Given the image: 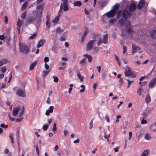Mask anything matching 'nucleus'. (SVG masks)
Wrapping results in <instances>:
<instances>
[{
	"mask_svg": "<svg viewBox=\"0 0 156 156\" xmlns=\"http://www.w3.org/2000/svg\"><path fill=\"white\" fill-rule=\"evenodd\" d=\"M118 24L120 26H122L125 24L126 30L128 34H131L133 33V27L130 21L121 18L119 20Z\"/></svg>",
	"mask_w": 156,
	"mask_h": 156,
	"instance_id": "f257e3e1",
	"label": "nucleus"
},
{
	"mask_svg": "<svg viewBox=\"0 0 156 156\" xmlns=\"http://www.w3.org/2000/svg\"><path fill=\"white\" fill-rule=\"evenodd\" d=\"M44 8V7L42 4L39 5L37 7V21L38 22H41V18L42 14V11Z\"/></svg>",
	"mask_w": 156,
	"mask_h": 156,
	"instance_id": "f03ea898",
	"label": "nucleus"
},
{
	"mask_svg": "<svg viewBox=\"0 0 156 156\" xmlns=\"http://www.w3.org/2000/svg\"><path fill=\"white\" fill-rule=\"evenodd\" d=\"M36 21V22L38 25L41 22H38L37 21V15L34 16H30L27 18V21L25 22V25L27 26L30 24H31Z\"/></svg>",
	"mask_w": 156,
	"mask_h": 156,
	"instance_id": "7ed1b4c3",
	"label": "nucleus"
},
{
	"mask_svg": "<svg viewBox=\"0 0 156 156\" xmlns=\"http://www.w3.org/2000/svg\"><path fill=\"white\" fill-rule=\"evenodd\" d=\"M20 50L23 53L27 54L29 51L28 47L24 44L19 43Z\"/></svg>",
	"mask_w": 156,
	"mask_h": 156,
	"instance_id": "20e7f679",
	"label": "nucleus"
},
{
	"mask_svg": "<svg viewBox=\"0 0 156 156\" xmlns=\"http://www.w3.org/2000/svg\"><path fill=\"white\" fill-rule=\"evenodd\" d=\"M132 14L126 9H124L122 12V16L125 20L130 18Z\"/></svg>",
	"mask_w": 156,
	"mask_h": 156,
	"instance_id": "39448f33",
	"label": "nucleus"
},
{
	"mask_svg": "<svg viewBox=\"0 0 156 156\" xmlns=\"http://www.w3.org/2000/svg\"><path fill=\"white\" fill-rule=\"evenodd\" d=\"M125 76H129L131 77H135V75L131 71L129 67H127L125 70Z\"/></svg>",
	"mask_w": 156,
	"mask_h": 156,
	"instance_id": "423d86ee",
	"label": "nucleus"
},
{
	"mask_svg": "<svg viewBox=\"0 0 156 156\" xmlns=\"http://www.w3.org/2000/svg\"><path fill=\"white\" fill-rule=\"evenodd\" d=\"M96 41V40L95 39L90 41L87 44L86 50L87 51L90 50L93 47V44Z\"/></svg>",
	"mask_w": 156,
	"mask_h": 156,
	"instance_id": "0eeeda50",
	"label": "nucleus"
},
{
	"mask_svg": "<svg viewBox=\"0 0 156 156\" xmlns=\"http://www.w3.org/2000/svg\"><path fill=\"white\" fill-rule=\"evenodd\" d=\"M16 94L19 96L25 97H26V93L25 91L21 89H18L16 91Z\"/></svg>",
	"mask_w": 156,
	"mask_h": 156,
	"instance_id": "6e6552de",
	"label": "nucleus"
},
{
	"mask_svg": "<svg viewBox=\"0 0 156 156\" xmlns=\"http://www.w3.org/2000/svg\"><path fill=\"white\" fill-rule=\"evenodd\" d=\"M129 5L130 6L129 9V11L131 12L135 11L136 8V5L133 3H130Z\"/></svg>",
	"mask_w": 156,
	"mask_h": 156,
	"instance_id": "1a4fd4ad",
	"label": "nucleus"
},
{
	"mask_svg": "<svg viewBox=\"0 0 156 156\" xmlns=\"http://www.w3.org/2000/svg\"><path fill=\"white\" fill-rule=\"evenodd\" d=\"M130 3V2L127 0H123L122 2L121 3V5L122 7L127 8L128 7Z\"/></svg>",
	"mask_w": 156,
	"mask_h": 156,
	"instance_id": "9d476101",
	"label": "nucleus"
},
{
	"mask_svg": "<svg viewBox=\"0 0 156 156\" xmlns=\"http://www.w3.org/2000/svg\"><path fill=\"white\" fill-rule=\"evenodd\" d=\"M20 109V107L19 106L14 108L12 110L13 115L14 116H16L18 114V112Z\"/></svg>",
	"mask_w": 156,
	"mask_h": 156,
	"instance_id": "9b49d317",
	"label": "nucleus"
},
{
	"mask_svg": "<svg viewBox=\"0 0 156 156\" xmlns=\"http://www.w3.org/2000/svg\"><path fill=\"white\" fill-rule=\"evenodd\" d=\"M115 13L116 12L115 11L111 10L107 13L106 15L108 18L113 17Z\"/></svg>",
	"mask_w": 156,
	"mask_h": 156,
	"instance_id": "f8f14e48",
	"label": "nucleus"
},
{
	"mask_svg": "<svg viewBox=\"0 0 156 156\" xmlns=\"http://www.w3.org/2000/svg\"><path fill=\"white\" fill-rule=\"evenodd\" d=\"M54 107L52 106H50L48 109H47L45 112V115L47 116L49 115L50 113H52L53 112V109Z\"/></svg>",
	"mask_w": 156,
	"mask_h": 156,
	"instance_id": "ddd939ff",
	"label": "nucleus"
},
{
	"mask_svg": "<svg viewBox=\"0 0 156 156\" xmlns=\"http://www.w3.org/2000/svg\"><path fill=\"white\" fill-rule=\"evenodd\" d=\"M156 84V78H154L152 79L149 84L148 86L150 88L154 87Z\"/></svg>",
	"mask_w": 156,
	"mask_h": 156,
	"instance_id": "4468645a",
	"label": "nucleus"
},
{
	"mask_svg": "<svg viewBox=\"0 0 156 156\" xmlns=\"http://www.w3.org/2000/svg\"><path fill=\"white\" fill-rule=\"evenodd\" d=\"M137 92L139 96H141V95L144 96V88H139Z\"/></svg>",
	"mask_w": 156,
	"mask_h": 156,
	"instance_id": "2eb2a0df",
	"label": "nucleus"
},
{
	"mask_svg": "<svg viewBox=\"0 0 156 156\" xmlns=\"http://www.w3.org/2000/svg\"><path fill=\"white\" fill-rule=\"evenodd\" d=\"M145 4L144 0H140L138 5V8L139 9H140Z\"/></svg>",
	"mask_w": 156,
	"mask_h": 156,
	"instance_id": "dca6fc26",
	"label": "nucleus"
},
{
	"mask_svg": "<svg viewBox=\"0 0 156 156\" xmlns=\"http://www.w3.org/2000/svg\"><path fill=\"white\" fill-rule=\"evenodd\" d=\"M151 36L152 38L154 39L156 38V30H153L150 32Z\"/></svg>",
	"mask_w": 156,
	"mask_h": 156,
	"instance_id": "f3484780",
	"label": "nucleus"
},
{
	"mask_svg": "<svg viewBox=\"0 0 156 156\" xmlns=\"http://www.w3.org/2000/svg\"><path fill=\"white\" fill-rule=\"evenodd\" d=\"M45 41H46L44 39H42L40 40L38 42V44L37 45V48H39L43 46Z\"/></svg>",
	"mask_w": 156,
	"mask_h": 156,
	"instance_id": "a211bd4d",
	"label": "nucleus"
},
{
	"mask_svg": "<svg viewBox=\"0 0 156 156\" xmlns=\"http://www.w3.org/2000/svg\"><path fill=\"white\" fill-rule=\"evenodd\" d=\"M8 62V60L5 58H2L0 59V66L5 64H7Z\"/></svg>",
	"mask_w": 156,
	"mask_h": 156,
	"instance_id": "6ab92c4d",
	"label": "nucleus"
},
{
	"mask_svg": "<svg viewBox=\"0 0 156 156\" xmlns=\"http://www.w3.org/2000/svg\"><path fill=\"white\" fill-rule=\"evenodd\" d=\"M139 82V83L140 84V88H144V87H145V85H146V81L144 82H142L141 81V79H140Z\"/></svg>",
	"mask_w": 156,
	"mask_h": 156,
	"instance_id": "aec40b11",
	"label": "nucleus"
},
{
	"mask_svg": "<svg viewBox=\"0 0 156 156\" xmlns=\"http://www.w3.org/2000/svg\"><path fill=\"white\" fill-rule=\"evenodd\" d=\"M108 35L107 34H106L103 37V39L101 41L102 42L105 44H106L107 43L108 41Z\"/></svg>",
	"mask_w": 156,
	"mask_h": 156,
	"instance_id": "412c9836",
	"label": "nucleus"
},
{
	"mask_svg": "<svg viewBox=\"0 0 156 156\" xmlns=\"http://www.w3.org/2000/svg\"><path fill=\"white\" fill-rule=\"evenodd\" d=\"M132 53H134L137 51V49H140L139 48V47L135 45H132Z\"/></svg>",
	"mask_w": 156,
	"mask_h": 156,
	"instance_id": "4be33fe9",
	"label": "nucleus"
},
{
	"mask_svg": "<svg viewBox=\"0 0 156 156\" xmlns=\"http://www.w3.org/2000/svg\"><path fill=\"white\" fill-rule=\"evenodd\" d=\"M84 57H86L88 59V61L89 62H91L92 61V58L90 55L87 54H84L83 55Z\"/></svg>",
	"mask_w": 156,
	"mask_h": 156,
	"instance_id": "5701e85b",
	"label": "nucleus"
},
{
	"mask_svg": "<svg viewBox=\"0 0 156 156\" xmlns=\"http://www.w3.org/2000/svg\"><path fill=\"white\" fill-rule=\"evenodd\" d=\"M116 13L117 14L116 18L117 19H119L122 16V12L120 10H119L116 12Z\"/></svg>",
	"mask_w": 156,
	"mask_h": 156,
	"instance_id": "b1692460",
	"label": "nucleus"
},
{
	"mask_svg": "<svg viewBox=\"0 0 156 156\" xmlns=\"http://www.w3.org/2000/svg\"><path fill=\"white\" fill-rule=\"evenodd\" d=\"M62 8H63V10L64 11H67L69 9L67 4L62 3Z\"/></svg>",
	"mask_w": 156,
	"mask_h": 156,
	"instance_id": "393cba45",
	"label": "nucleus"
},
{
	"mask_svg": "<svg viewBox=\"0 0 156 156\" xmlns=\"http://www.w3.org/2000/svg\"><path fill=\"white\" fill-rule=\"evenodd\" d=\"M143 118L142 119L141 121V124H144L146 123V121L144 120V119H145L146 117V113H143L142 114Z\"/></svg>",
	"mask_w": 156,
	"mask_h": 156,
	"instance_id": "a878e982",
	"label": "nucleus"
},
{
	"mask_svg": "<svg viewBox=\"0 0 156 156\" xmlns=\"http://www.w3.org/2000/svg\"><path fill=\"white\" fill-rule=\"evenodd\" d=\"M150 128L153 132H155L156 131V126L154 123L150 125Z\"/></svg>",
	"mask_w": 156,
	"mask_h": 156,
	"instance_id": "bb28decb",
	"label": "nucleus"
},
{
	"mask_svg": "<svg viewBox=\"0 0 156 156\" xmlns=\"http://www.w3.org/2000/svg\"><path fill=\"white\" fill-rule=\"evenodd\" d=\"M87 34V31H85L83 33V34L81 37V42H83H83L85 40Z\"/></svg>",
	"mask_w": 156,
	"mask_h": 156,
	"instance_id": "cd10ccee",
	"label": "nucleus"
},
{
	"mask_svg": "<svg viewBox=\"0 0 156 156\" xmlns=\"http://www.w3.org/2000/svg\"><path fill=\"white\" fill-rule=\"evenodd\" d=\"M60 17V15H58V16L55 17L54 19L53 20V22L55 23H57Z\"/></svg>",
	"mask_w": 156,
	"mask_h": 156,
	"instance_id": "c85d7f7f",
	"label": "nucleus"
},
{
	"mask_svg": "<svg viewBox=\"0 0 156 156\" xmlns=\"http://www.w3.org/2000/svg\"><path fill=\"white\" fill-rule=\"evenodd\" d=\"M37 63V62L36 61H35L34 62L32 63L30 65V70H32L34 68L35 66L36 65Z\"/></svg>",
	"mask_w": 156,
	"mask_h": 156,
	"instance_id": "c756f323",
	"label": "nucleus"
},
{
	"mask_svg": "<svg viewBox=\"0 0 156 156\" xmlns=\"http://www.w3.org/2000/svg\"><path fill=\"white\" fill-rule=\"evenodd\" d=\"M63 32V30H61L60 27H58L56 30V33L58 35L61 34Z\"/></svg>",
	"mask_w": 156,
	"mask_h": 156,
	"instance_id": "7c9ffc66",
	"label": "nucleus"
},
{
	"mask_svg": "<svg viewBox=\"0 0 156 156\" xmlns=\"http://www.w3.org/2000/svg\"><path fill=\"white\" fill-rule=\"evenodd\" d=\"M82 5L81 2L80 1H76L73 3V5L75 6H80Z\"/></svg>",
	"mask_w": 156,
	"mask_h": 156,
	"instance_id": "2f4dec72",
	"label": "nucleus"
},
{
	"mask_svg": "<svg viewBox=\"0 0 156 156\" xmlns=\"http://www.w3.org/2000/svg\"><path fill=\"white\" fill-rule=\"evenodd\" d=\"M27 2L26 1L22 5L21 7V10L22 11H23L26 9L27 5Z\"/></svg>",
	"mask_w": 156,
	"mask_h": 156,
	"instance_id": "473e14b6",
	"label": "nucleus"
},
{
	"mask_svg": "<svg viewBox=\"0 0 156 156\" xmlns=\"http://www.w3.org/2000/svg\"><path fill=\"white\" fill-rule=\"evenodd\" d=\"M9 137L11 141L12 144H13L14 143L13 136L12 133H10L9 134Z\"/></svg>",
	"mask_w": 156,
	"mask_h": 156,
	"instance_id": "72a5a7b5",
	"label": "nucleus"
},
{
	"mask_svg": "<svg viewBox=\"0 0 156 156\" xmlns=\"http://www.w3.org/2000/svg\"><path fill=\"white\" fill-rule=\"evenodd\" d=\"M119 5L118 4H115L112 7V11H115L116 10L119 8Z\"/></svg>",
	"mask_w": 156,
	"mask_h": 156,
	"instance_id": "f704fd0d",
	"label": "nucleus"
},
{
	"mask_svg": "<svg viewBox=\"0 0 156 156\" xmlns=\"http://www.w3.org/2000/svg\"><path fill=\"white\" fill-rule=\"evenodd\" d=\"M116 21V20L115 18H113L111 19L109 21V23L110 24L112 25L115 23Z\"/></svg>",
	"mask_w": 156,
	"mask_h": 156,
	"instance_id": "c9c22d12",
	"label": "nucleus"
},
{
	"mask_svg": "<svg viewBox=\"0 0 156 156\" xmlns=\"http://www.w3.org/2000/svg\"><path fill=\"white\" fill-rule=\"evenodd\" d=\"M22 22L19 19H18L17 20V25L18 27H20L21 26Z\"/></svg>",
	"mask_w": 156,
	"mask_h": 156,
	"instance_id": "e433bc0d",
	"label": "nucleus"
},
{
	"mask_svg": "<svg viewBox=\"0 0 156 156\" xmlns=\"http://www.w3.org/2000/svg\"><path fill=\"white\" fill-rule=\"evenodd\" d=\"M62 3L60 5V9L58 12V15H60V16H61V13L62 12Z\"/></svg>",
	"mask_w": 156,
	"mask_h": 156,
	"instance_id": "4c0bfd02",
	"label": "nucleus"
},
{
	"mask_svg": "<svg viewBox=\"0 0 156 156\" xmlns=\"http://www.w3.org/2000/svg\"><path fill=\"white\" fill-rule=\"evenodd\" d=\"M77 76L80 80V81L82 82L84 79L83 77L81 76V75L79 73H78L77 74Z\"/></svg>",
	"mask_w": 156,
	"mask_h": 156,
	"instance_id": "58836bf2",
	"label": "nucleus"
},
{
	"mask_svg": "<svg viewBox=\"0 0 156 156\" xmlns=\"http://www.w3.org/2000/svg\"><path fill=\"white\" fill-rule=\"evenodd\" d=\"M64 152H62L63 154H66L67 156H68L69 154V152L66 149H64Z\"/></svg>",
	"mask_w": 156,
	"mask_h": 156,
	"instance_id": "ea45409f",
	"label": "nucleus"
},
{
	"mask_svg": "<svg viewBox=\"0 0 156 156\" xmlns=\"http://www.w3.org/2000/svg\"><path fill=\"white\" fill-rule=\"evenodd\" d=\"M26 12H24L21 14V17L23 19H24L26 18Z\"/></svg>",
	"mask_w": 156,
	"mask_h": 156,
	"instance_id": "a19ab883",
	"label": "nucleus"
},
{
	"mask_svg": "<svg viewBox=\"0 0 156 156\" xmlns=\"http://www.w3.org/2000/svg\"><path fill=\"white\" fill-rule=\"evenodd\" d=\"M37 36V33H34L32 35L30 36L29 38L31 39H34Z\"/></svg>",
	"mask_w": 156,
	"mask_h": 156,
	"instance_id": "79ce46f5",
	"label": "nucleus"
},
{
	"mask_svg": "<svg viewBox=\"0 0 156 156\" xmlns=\"http://www.w3.org/2000/svg\"><path fill=\"white\" fill-rule=\"evenodd\" d=\"M93 119H92L91 121L89 123V128L90 129H92L93 127Z\"/></svg>",
	"mask_w": 156,
	"mask_h": 156,
	"instance_id": "37998d69",
	"label": "nucleus"
},
{
	"mask_svg": "<svg viewBox=\"0 0 156 156\" xmlns=\"http://www.w3.org/2000/svg\"><path fill=\"white\" fill-rule=\"evenodd\" d=\"M1 72L2 73H4L6 72V67H4L1 68L0 69Z\"/></svg>",
	"mask_w": 156,
	"mask_h": 156,
	"instance_id": "c03bdc74",
	"label": "nucleus"
},
{
	"mask_svg": "<svg viewBox=\"0 0 156 156\" xmlns=\"http://www.w3.org/2000/svg\"><path fill=\"white\" fill-rule=\"evenodd\" d=\"M49 126L48 125H45L43 126V129L44 130H46L48 128Z\"/></svg>",
	"mask_w": 156,
	"mask_h": 156,
	"instance_id": "a18cd8bd",
	"label": "nucleus"
},
{
	"mask_svg": "<svg viewBox=\"0 0 156 156\" xmlns=\"http://www.w3.org/2000/svg\"><path fill=\"white\" fill-rule=\"evenodd\" d=\"M24 112V108H23V109L20 112V113L19 114L18 117H21L22 115H23Z\"/></svg>",
	"mask_w": 156,
	"mask_h": 156,
	"instance_id": "49530a36",
	"label": "nucleus"
},
{
	"mask_svg": "<svg viewBox=\"0 0 156 156\" xmlns=\"http://www.w3.org/2000/svg\"><path fill=\"white\" fill-rule=\"evenodd\" d=\"M86 61V59L85 58H83L82 60L80 62V64H82L85 62Z\"/></svg>",
	"mask_w": 156,
	"mask_h": 156,
	"instance_id": "de8ad7c7",
	"label": "nucleus"
},
{
	"mask_svg": "<svg viewBox=\"0 0 156 156\" xmlns=\"http://www.w3.org/2000/svg\"><path fill=\"white\" fill-rule=\"evenodd\" d=\"M53 78H54V82H57L58 81V79L57 77L55 76H53Z\"/></svg>",
	"mask_w": 156,
	"mask_h": 156,
	"instance_id": "09e8293b",
	"label": "nucleus"
},
{
	"mask_svg": "<svg viewBox=\"0 0 156 156\" xmlns=\"http://www.w3.org/2000/svg\"><path fill=\"white\" fill-rule=\"evenodd\" d=\"M46 25L47 27L48 28H49L50 27V21H47L46 23Z\"/></svg>",
	"mask_w": 156,
	"mask_h": 156,
	"instance_id": "8fccbe9b",
	"label": "nucleus"
},
{
	"mask_svg": "<svg viewBox=\"0 0 156 156\" xmlns=\"http://www.w3.org/2000/svg\"><path fill=\"white\" fill-rule=\"evenodd\" d=\"M44 74L43 75V77H44L46 75L48 74L49 73V71H43Z\"/></svg>",
	"mask_w": 156,
	"mask_h": 156,
	"instance_id": "3c124183",
	"label": "nucleus"
},
{
	"mask_svg": "<svg viewBox=\"0 0 156 156\" xmlns=\"http://www.w3.org/2000/svg\"><path fill=\"white\" fill-rule=\"evenodd\" d=\"M49 58L48 57H45L44 59V62H45L46 63V62H49Z\"/></svg>",
	"mask_w": 156,
	"mask_h": 156,
	"instance_id": "603ef678",
	"label": "nucleus"
},
{
	"mask_svg": "<svg viewBox=\"0 0 156 156\" xmlns=\"http://www.w3.org/2000/svg\"><path fill=\"white\" fill-rule=\"evenodd\" d=\"M123 54H124L126 52V51L127 50V48H126V47L124 46H123Z\"/></svg>",
	"mask_w": 156,
	"mask_h": 156,
	"instance_id": "864d4df0",
	"label": "nucleus"
},
{
	"mask_svg": "<svg viewBox=\"0 0 156 156\" xmlns=\"http://www.w3.org/2000/svg\"><path fill=\"white\" fill-rule=\"evenodd\" d=\"M127 83L128 84L127 85V87L128 88L130 85L133 82V81H130L128 80H127Z\"/></svg>",
	"mask_w": 156,
	"mask_h": 156,
	"instance_id": "5fc2aeb1",
	"label": "nucleus"
},
{
	"mask_svg": "<svg viewBox=\"0 0 156 156\" xmlns=\"http://www.w3.org/2000/svg\"><path fill=\"white\" fill-rule=\"evenodd\" d=\"M23 119V118L22 117H21L20 118L17 119H16V122H21L22 120Z\"/></svg>",
	"mask_w": 156,
	"mask_h": 156,
	"instance_id": "6e6d98bb",
	"label": "nucleus"
},
{
	"mask_svg": "<svg viewBox=\"0 0 156 156\" xmlns=\"http://www.w3.org/2000/svg\"><path fill=\"white\" fill-rule=\"evenodd\" d=\"M44 67L47 70L48 69H49V66L46 62L45 63Z\"/></svg>",
	"mask_w": 156,
	"mask_h": 156,
	"instance_id": "4d7b16f0",
	"label": "nucleus"
},
{
	"mask_svg": "<svg viewBox=\"0 0 156 156\" xmlns=\"http://www.w3.org/2000/svg\"><path fill=\"white\" fill-rule=\"evenodd\" d=\"M151 101V98L149 96L147 95V103Z\"/></svg>",
	"mask_w": 156,
	"mask_h": 156,
	"instance_id": "13d9d810",
	"label": "nucleus"
},
{
	"mask_svg": "<svg viewBox=\"0 0 156 156\" xmlns=\"http://www.w3.org/2000/svg\"><path fill=\"white\" fill-rule=\"evenodd\" d=\"M97 86V84L96 83H94L93 86V87L94 89V91L96 89V88Z\"/></svg>",
	"mask_w": 156,
	"mask_h": 156,
	"instance_id": "bf43d9fd",
	"label": "nucleus"
},
{
	"mask_svg": "<svg viewBox=\"0 0 156 156\" xmlns=\"http://www.w3.org/2000/svg\"><path fill=\"white\" fill-rule=\"evenodd\" d=\"M146 78V76H142L141 78H140V79H141V82H146L144 80Z\"/></svg>",
	"mask_w": 156,
	"mask_h": 156,
	"instance_id": "052dcab7",
	"label": "nucleus"
},
{
	"mask_svg": "<svg viewBox=\"0 0 156 156\" xmlns=\"http://www.w3.org/2000/svg\"><path fill=\"white\" fill-rule=\"evenodd\" d=\"M132 133L131 132H129V140L131 139V137H132Z\"/></svg>",
	"mask_w": 156,
	"mask_h": 156,
	"instance_id": "680f3d73",
	"label": "nucleus"
},
{
	"mask_svg": "<svg viewBox=\"0 0 156 156\" xmlns=\"http://www.w3.org/2000/svg\"><path fill=\"white\" fill-rule=\"evenodd\" d=\"M97 68L98 69V73H100L101 72V67L100 66H98L97 67Z\"/></svg>",
	"mask_w": 156,
	"mask_h": 156,
	"instance_id": "e2e57ef3",
	"label": "nucleus"
},
{
	"mask_svg": "<svg viewBox=\"0 0 156 156\" xmlns=\"http://www.w3.org/2000/svg\"><path fill=\"white\" fill-rule=\"evenodd\" d=\"M5 37L3 35H0V39L2 40H3Z\"/></svg>",
	"mask_w": 156,
	"mask_h": 156,
	"instance_id": "0e129e2a",
	"label": "nucleus"
},
{
	"mask_svg": "<svg viewBox=\"0 0 156 156\" xmlns=\"http://www.w3.org/2000/svg\"><path fill=\"white\" fill-rule=\"evenodd\" d=\"M52 120H53V119L52 118H51V119H49L48 120V123L49 124H51V123L52 122Z\"/></svg>",
	"mask_w": 156,
	"mask_h": 156,
	"instance_id": "69168bd1",
	"label": "nucleus"
},
{
	"mask_svg": "<svg viewBox=\"0 0 156 156\" xmlns=\"http://www.w3.org/2000/svg\"><path fill=\"white\" fill-rule=\"evenodd\" d=\"M102 76L103 78V80H104V79H105L106 77L105 73H102Z\"/></svg>",
	"mask_w": 156,
	"mask_h": 156,
	"instance_id": "338daca9",
	"label": "nucleus"
},
{
	"mask_svg": "<svg viewBox=\"0 0 156 156\" xmlns=\"http://www.w3.org/2000/svg\"><path fill=\"white\" fill-rule=\"evenodd\" d=\"M146 156V150H145L141 154V156Z\"/></svg>",
	"mask_w": 156,
	"mask_h": 156,
	"instance_id": "774afa93",
	"label": "nucleus"
}]
</instances>
